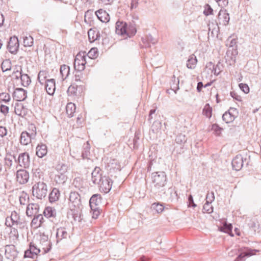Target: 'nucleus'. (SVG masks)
Returning a JSON list of instances; mask_svg holds the SVG:
<instances>
[{
    "label": "nucleus",
    "instance_id": "nucleus-1",
    "mask_svg": "<svg viewBox=\"0 0 261 261\" xmlns=\"http://www.w3.org/2000/svg\"><path fill=\"white\" fill-rule=\"evenodd\" d=\"M166 182L167 176L165 172H154L151 174V183L156 192H159L160 189L163 191L162 188Z\"/></svg>",
    "mask_w": 261,
    "mask_h": 261
},
{
    "label": "nucleus",
    "instance_id": "nucleus-2",
    "mask_svg": "<svg viewBox=\"0 0 261 261\" xmlns=\"http://www.w3.org/2000/svg\"><path fill=\"white\" fill-rule=\"evenodd\" d=\"M5 224L7 227H11L16 225L21 228L25 225V220L24 217H21L19 213L15 211L12 212L10 217L6 219Z\"/></svg>",
    "mask_w": 261,
    "mask_h": 261
},
{
    "label": "nucleus",
    "instance_id": "nucleus-3",
    "mask_svg": "<svg viewBox=\"0 0 261 261\" xmlns=\"http://www.w3.org/2000/svg\"><path fill=\"white\" fill-rule=\"evenodd\" d=\"M47 186L44 182H38L32 187V194L37 199H42L47 193Z\"/></svg>",
    "mask_w": 261,
    "mask_h": 261
},
{
    "label": "nucleus",
    "instance_id": "nucleus-4",
    "mask_svg": "<svg viewBox=\"0 0 261 261\" xmlns=\"http://www.w3.org/2000/svg\"><path fill=\"white\" fill-rule=\"evenodd\" d=\"M231 164L233 169L239 171L244 165H248V161L246 157L244 158L242 155L238 154L232 160Z\"/></svg>",
    "mask_w": 261,
    "mask_h": 261
},
{
    "label": "nucleus",
    "instance_id": "nucleus-5",
    "mask_svg": "<svg viewBox=\"0 0 261 261\" xmlns=\"http://www.w3.org/2000/svg\"><path fill=\"white\" fill-rule=\"evenodd\" d=\"M86 57L84 55H77L75 59L74 67L76 71H82L85 68Z\"/></svg>",
    "mask_w": 261,
    "mask_h": 261
},
{
    "label": "nucleus",
    "instance_id": "nucleus-6",
    "mask_svg": "<svg viewBox=\"0 0 261 261\" xmlns=\"http://www.w3.org/2000/svg\"><path fill=\"white\" fill-rule=\"evenodd\" d=\"M237 109L230 108L228 112H226L222 116V119L226 123L232 122L238 115Z\"/></svg>",
    "mask_w": 261,
    "mask_h": 261
},
{
    "label": "nucleus",
    "instance_id": "nucleus-7",
    "mask_svg": "<svg viewBox=\"0 0 261 261\" xmlns=\"http://www.w3.org/2000/svg\"><path fill=\"white\" fill-rule=\"evenodd\" d=\"M19 46V43L17 37L15 36L10 37L7 45L9 52L13 54H16L18 50Z\"/></svg>",
    "mask_w": 261,
    "mask_h": 261
},
{
    "label": "nucleus",
    "instance_id": "nucleus-8",
    "mask_svg": "<svg viewBox=\"0 0 261 261\" xmlns=\"http://www.w3.org/2000/svg\"><path fill=\"white\" fill-rule=\"evenodd\" d=\"M112 181L108 177L103 176L102 180H101L99 186L100 190L105 193H108L112 188Z\"/></svg>",
    "mask_w": 261,
    "mask_h": 261
},
{
    "label": "nucleus",
    "instance_id": "nucleus-9",
    "mask_svg": "<svg viewBox=\"0 0 261 261\" xmlns=\"http://www.w3.org/2000/svg\"><path fill=\"white\" fill-rule=\"evenodd\" d=\"M15 162H17L19 165L21 167L24 168L29 167L30 163L29 154L27 152L20 153L18 159H15Z\"/></svg>",
    "mask_w": 261,
    "mask_h": 261
},
{
    "label": "nucleus",
    "instance_id": "nucleus-10",
    "mask_svg": "<svg viewBox=\"0 0 261 261\" xmlns=\"http://www.w3.org/2000/svg\"><path fill=\"white\" fill-rule=\"evenodd\" d=\"M82 92V87L77 86L75 84H72L67 89V94L69 96L77 97L81 96Z\"/></svg>",
    "mask_w": 261,
    "mask_h": 261
},
{
    "label": "nucleus",
    "instance_id": "nucleus-11",
    "mask_svg": "<svg viewBox=\"0 0 261 261\" xmlns=\"http://www.w3.org/2000/svg\"><path fill=\"white\" fill-rule=\"evenodd\" d=\"M29 173L23 169L18 170L16 172V180L20 184H25L29 179Z\"/></svg>",
    "mask_w": 261,
    "mask_h": 261
},
{
    "label": "nucleus",
    "instance_id": "nucleus-12",
    "mask_svg": "<svg viewBox=\"0 0 261 261\" xmlns=\"http://www.w3.org/2000/svg\"><path fill=\"white\" fill-rule=\"evenodd\" d=\"M101 170L99 167H96L91 173V180L95 185H99L102 180Z\"/></svg>",
    "mask_w": 261,
    "mask_h": 261
},
{
    "label": "nucleus",
    "instance_id": "nucleus-13",
    "mask_svg": "<svg viewBox=\"0 0 261 261\" xmlns=\"http://www.w3.org/2000/svg\"><path fill=\"white\" fill-rule=\"evenodd\" d=\"M36 133L29 134L27 131L21 133L20 137V143L22 145H27L31 142L32 138L35 137Z\"/></svg>",
    "mask_w": 261,
    "mask_h": 261
},
{
    "label": "nucleus",
    "instance_id": "nucleus-14",
    "mask_svg": "<svg viewBox=\"0 0 261 261\" xmlns=\"http://www.w3.org/2000/svg\"><path fill=\"white\" fill-rule=\"evenodd\" d=\"M71 206L74 207H79L81 204V197L79 194L76 192H72L70 193L69 198Z\"/></svg>",
    "mask_w": 261,
    "mask_h": 261
},
{
    "label": "nucleus",
    "instance_id": "nucleus-15",
    "mask_svg": "<svg viewBox=\"0 0 261 261\" xmlns=\"http://www.w3.org/2000/svg\"><path fill=\"white\" fill-rule=\"evenodd\" d=\"M27 92L22 88H18L15 89L13 97L14 99L18 101H21L25 100L27 97Z\"/></svg>",
    "mask_w": 261,
    "mask_h": 261
},
{
    "label": "nucleus",
    "instance_id": "nucleus-16",
    "mask_svg": "<svg viewBox=\"0 0 261 261\" xmlns=\"http://www.w3.org/2000/svg\"><path fill=\"white\" fill-rule=\"evenodd\" d=\"M127 23L123 21H118L116 23L115 32L118 35L125 37Z\"/></svg>",
    "mask_w": 261,
    "mask_h": 261
},
{
    "label": "nucleus",
    "instance_id": "nucleus-17",
    "mask_svg": "<svg viewBox=\"0 0 261 261\" xmlns=\"http://www.w3.org/2000/svg\"><path fill=\"white\" fill-rule=\"evenodd\" d=\"M40 243L43 250L42 254H45L49 251L51 249V244L50 241L48 240L47 236L43 235L40 240Z\"/></svg>",
    "mask_w": 261,
    "mask_h": 261
},
{
    "label": "nucleus",
    "instance_id": "nucleus-18",
    "mask_svg": "<svg viewBox=\"0 0 261 261\" xmlns=\"http://www.w3.org/2000/svg\"><path fill=\"white\" fill-rule=\"evenodd\" d=\"M256 251H257L256 250L247 249L244 251L242 252L234 261H245L246 257H249L255 254V252Z\"/></svg>",
    "mask_w": 261,
    "mask_h": 261
},
{
    "label": "nucleus",
    "instance_id": "nucleus-19",
    "mask_svg": "<svg viewBox=\"0 0 261 261\" xmlns=\"http://www.w3.org/2000/svg\"><path fill=\"white\" fill-rule=\"evenodd\" d=\"M14 112L17 115L23 117L27 115L28 110L22 103H16L14 107Z\"/></svg>",
    "mask_w": 261,
    "mask_h": 261
},
{
    "label": "nucleus",
    "instance_id": "nucleus-20",
    "mask_svg": "<svg viewBox=\"0 0 261 261\" xmlns=\"http://www.w3.org/2000/svg\"><path fill=\"white\" fill-rule=\"evenodd\" d=\"M69 237V233L67 232L65 227H60L56 231V242L58 243L63 239H67Z\"/></svg>",
    "mask_w": 261,
    "mask_h": 261
},
{
    "label": "nucleus",
    "instance_id": "nucleus-21",
    "mask_svg": "<svg viewBox=\"0 0 261 261\" xmlns=\"http://www.w3.org/2000/svg\"><path fill=\"white\" fill-rule=\"evenodd\" d=\"M95 13L98 19L101 22H108L109 21L110 17L106 10L100 9L96 11Z\"/></svg>",
    "mask_w": 261,
    "mask_h": 261
},
{
    "label": "nucleus",
    "instance_id": "nucleus-22",
    "mask_svg": "<svg viewBox=\"0 0 261 261\" xmlns=\"http://www.w3.org/2000/svg\"><path fill=\"white\" fill-rule=\"evenodd\" d=\"M218 19L220 23H222L224 25L228 24L230 18L229 14L226 10H221L220 11L218 15Z\"/></svg>",
    "mask_w": 261,
    "mask_h": 261
},
{
    "label": "nucleus",
    "instance_id": "nucleus-23",
    "mask_svg": "<svg viewBox=\"0 0 261 261\" xmlns=\"http://www.w3.org/2000/svg\"><path fill=\"white\" fill-rule=\"evenodd\" d=\"M46 92L50 95H53L55 91V80L53 79L47 80L45 83Z\"/></svg>",
    "mask_w": 261,
    "mask_h": 261
},
{
    "label": "nucleus",
    "instance_id": "nucleus-24",
    "mask_svg": "<svg viewBox=\"0 0 261 261\" xmlns=\"http://www.w3.org/2000/svg\"><path fill=\"white\" fill-rule=\"evenodd\" d=\"M47 153V146L45 144L41 143L38 144L36 148V154L40 158H42L46 155Z\"/></svg>",
    "mask_w": 261,
    "mask_h": 261
},
{
    "label": "nucleus",
    "instance_id": "nucleus-25",
    "mask_svg": "<svg viewBox=\"0 0 261 261\" xmlns=\"http://www.w3.org/2000/svg\"><path fill=\"white\" fill-rule=\"evenodd\" d=\"M38 205L35 203L29 204L26 210V214L28 217L35 215L38 211Z\"/></svg>",
    "mask_w": 261,
    "mask_h": 261
},
{
    "label": "nucleus",
    "instance_id": "nucleus-26",
    "mask_svg": "<svg viewBox=\"0 0 261 261\" xmlns=\"http://www.w3.org/2000/svg\"><path fill=\"white\" fill-rule=\"evenodd\" d=\"M101 202V197L99 194H94L92 196L89 200V205L90 207H98L99 203Z\"/></svg>",
    "mask_w": 261,
    "mask_h": 261
},
{
    "label": "nucleus",
    "instance_id": "nucleus-27",
    "mask_svg": "<svg viewBox=\"0 0 261 261\" xmlns=\"http://www.w3.org/2000/svg\"><path fill=\"white\" fill-rule=\"evenodd\" d=\"M88 38L90 42H93L100 38L99 31L95 29H90L88 32Z\"/></svg>",
    "mask_w": 261,
    "mask_h": 261
},
{
    "label": "nucleus",
    "instance_id": "nucleus-28",
    "mask_svg": "<svg viewBox=\"0 0 261 261\" xmlns=\"http://www.w3.org/2000/svg\"><path fill=\"white\" fill-rule=\"evenodd\" d=\"M43 214L44 216L47 218L54 219L56 216L57 212L55 208L48 206L45 208Z\"/></svg>",
    "mask_w": 261,
    "mask_h": 261
},
{
    "label": "nucleus",
    "instance_id": "nucleus-29",
    "mask_svg": "<svg viewBox=\"0 0 261 261\" xmlns=\"http://www.w3.org/2000/svg\"><path fill=\"white\" fill-rule=\"evenodd\" d=\"M126 32L125 37H130L135 35L137 32L135 24L133 23L127 24Z\"/></svg>",
    "mask_w": 261,
    "mask_h": 261
},
{
    "label": "nucleus",
    "instance_id": "nucleus-30",
    "mask_svg": "<svg viewBox=\"0 0 261 261\" xmlns=\"http://www.w3.org/2000/svg\"><path fill=\"white\" fill-rule=\"evenodd\" d=\"M60 196L59 190L55 188H54L49 195V200L50 202H54L59 200Z\"/></svg>",
    "mask_w": 261,
    "mask_h": 261
},
{
    "label": "nucleus",
    "instance_id": "nucleus-31",
    "mask_svg": "<svg viewBox=\"0 0 261 261\" xmlns=\"http://www.w3.org/2000/svg\"><path fill=\"white\" fill-rule=\"evenodd\" d=\"M219 229L221 231L228 233L231 236H233L232 232V225L230 223L228 224L226 222H225L223 223V226L221 227H219Z\"/></svg>",
    "mask_w": 261,
    "mask_h": 261
},
{
    "label": "nucleus",
    "instance_id": "nucleus-32",
    "mask_svg": "<svg viewBox=\"0 0 261 261\" xmlns=\"http://www.w3.org/2000/svg\"><path fill=\"white\" fill-rule=\"evenodd\" d=\"M5 254L8 258H14L16 255V252L14 249V246H7L5 249Z\"/></svg>",
    "mask_w": 261,
    "mask_h": 261
},
{
    "label": "nucleus",
    "instance_id": "nucleus-33",
    "mask_svg": "<svg viewBox=\"0 0 261 261\" xmlns=\"http://www.w3.org/2000/svg\"><path fill=\"white\" fill-rule=\"evenodd\" d=\"M197 60L196 57L192 55L190 56L187 61V67L189 69H194L197 64Z\"/></svg>",
    "mask_w": 261,
    "mask_h": 261
},
{
    "label": "nucleus",
    "instance_id": "nucleus-34",
    "mask_svg": "<svg viewBox=\"0 0 261 261\" xmlns=\"http://www.w3.org/2000/svg\"><path fill=\"white\" fill-rule=\"evenodd\" d=\"M60 73L63 79H66L70 73V67L66 65H62L60 67Z\"/></svg>",
    "mask_w": 261,
    "mask_h": 261
},
{
    "label": "nucleus",
    "instance_id": "nucleus-35",
    "mask_svg": "<svg viewBox=\"0 0 261 261\" xmlns=\"http://www.w3.org/2000/svg\"><path fill=\"white\" fill-rule=\"evenodd\" d=\"M48 75V72L45 70H41L40 71L38 74V80L39 82L43 85L44 83H45L46 81V78Z\"/></svg>",
    "mask_w": 261,
    "mask_h": 261
},
{
    "label": "nucleus",
    "instance_id": "nucleus-36",
    "mask_svg": "<svg viewBox=\"0 0 261 261\" xmlns=\"http://www.w3.org/2000/svg\"><path fill=\"white\" fill-rule=\"evenodd\" d=\"M66 113L69 117L73 116L74 113L75 111L76 107L74 103L72 102H69L66 106Z\"/></svg>",
    "mask_w": 261,
    "mask_h": 261
},
{
    "label": "nucleus",
    "instance_id": "nucleus-37",
    "mask_svg": "<svg viewBox=\"0 0 261 261\" xmlns=\"http://www.w3.org/2000/svg\"><path fill=\"white\" fill-rule=\"evenodd\" d=\"M67 179L66 174L57 173L55 175V181L58 184H64Z\"/></svg>",
    "mask_w": 261,
    "mask_h": 261
},
{
    "label": "nucleus",
    "instance_id": "nucleus-38",
    "mask_svg": "<svg viewBox=\"0 0 261 261\" xmlns=\"http://www.w3.org/2000/svg\"><path fill=\"white\" fill-rule=\"evenodd\" d=\"M22 74V67L19 65L15 66L13 69L12 73V75L13 76V77L15 79L18 80Z\"/></svg>",
    "mask_w": 261,
    "mask_h": 261
},
{
    "label": "nucleus",
    "instance_id": "nucleus-39",
    "mask_svg": "<svg viewBox=\"0 0 261 261\" xmlns=\"http://www.w3.org/2000/svg\"><path fill=\"white\" fill-rule=\"evenodd\" d=\"M11 62L9 59L4 60L1 64V68L3 72L10 71L11 69Z\"/></svg>",
    "mask_w": 261,
    "mask_h": 261
},
{
    "label": "nucleus",
    "instance_id": "nucleus-40",
    "mask_svg": "<svg viewBox=\"0 0 261 261\" xmlns=\"http://www.w3.org/2000/svg\"><path fill=\"white\" fill-rule=\"evenodd\" d=\"M19 79L21 80L22 86L24 87H27L31 82V79L27 74L22 73Z\"/></svg>",
    "mask_w": 261,
    "mask_h": 261
},
{
    "label": "nucleus",
    "instance_id": "nucleus-41",
    "mask_svg": "<svg viewBox=\"0 0 261 261\" xmlns=\"http://www.w3.org/2000/svg\"><path fill=\"white\" fill-rule=\"evenodd\" d=\"M164 206L159 202L154 203L151 206V208L154 210L158 214L161 213L164 211Z\"/></svg>",
    "mask_w": 261,
    "mask_h": 261
},
{
    "label": "nucleus",
    "instance_id": "nucleus-42",
    "mask_svg": "<svg viewBox=\"0 0 261 261\" xmlns=\"http://www.w3.org/2000/svg\"><path fill=\"white\" fill-rule=\"evenodd\" d=\"M202 114L208 118H210L212 117V108L210 107L208 103L205 105L203 109Z\"/></svg>",
    "mask_w": 261,
    "mask_h": 261
},
{
    "label": "nucleus",
    "instance_id": "nucleus-43",
    "mask_svg": "<svg viewBox=\"0 0 261 261\" xmlns=\"http://www.w3.org/2000/svg\"><path fill=\"white\" fill-rule=\"evenodd\" d=\"M5 123V119L0 120V137L3 138L7 135L8 130L6 126L3 125Z\"/></svg>",
    "mask_w": 261,
    "mask_h": 261
},
{
    "label": "nucleus",
    "instance_id": "nucleus-44",
    "mask_svg": "<svg viewBox=\"0 0 261 261\" xmlns=\"http://www.w3.org/2000/svg\"><path fill=\"white\" fill-rule=\"evenodd\" d=\"M172 83L171 86V88L176 93L177 90L179 89V79H176L175 75H173L172 78Z\"/></svg>",
    "mask_w": 261,
    "mask_h": 261
},
{
    "label": "nucleus",
    "instance_id": "nucleus-45",
    "mask_svg": "<svg viewBox=\"0 0 261 261\" xmlns=\"http://www.w3.org/2000/svg\"><path fill=\"white\" fill-rule=\"evenodd\" d=\"M68 167L65 164L58 165L56 167V170L58 173L66 174L67 172Z\"/></svg>",
    "mask_w": 261,
    "mask_h": 261
},
{
    "label": "nucleus",
    "instance_id": "nucleus-46",
    "mask_svg": "<svg viewBox=\"0 0 261 261\" xmlns=\"http://www.w3.org/2000/svg\"><path fill=\"white\" fill-rule=\"evenodd\" d=\"M23 45L25 47H30L33 45L34 40L32 36L30 35L23 37Z\"/></svg>",
    "mask_w": 261,
    "mask_h": 261
},
{
    "label": "nucleus",
    "instance_id": "nucleus-47",
    "mask_svg": "<svg viewBox=\"0 0 261 261\" xmlns=\"http://www.w3.org/2000/svg\"><path fill=\"white\" fill-rule=\"evenodd\" d=\"M29 200V195L25 192H23L21 195L19 196V202L20 204H27Z\"/></svg>",
    "mask_w": 261,
    "mask_h": 261
},
{
    "label": "nucleus",
    "instance_id": "nucleus-48",
    "mask_svg": "<svg viewBox=\"0 0 261 261\" xmlns=\"http://www.w3.org/2000/svg\"><path fill=\"white\" fill-rule=\"evenodd\" d=\"M74 80L75 82H81L84 83L85 78L83 76V73L80 71H76L74 75Z\"/></svg>",
    "mask_w": 261,
    "mask_h": 261
},
{
    "label": "nucleus",
    "instance_id": "nucleus-49",
    "mask_svg": "<svg viewBox=\"0 0 261 261\" xmlns=\"http://www.w3.org/2000/svg\"><path fill=\"white\" fill-rule=\"evenodd\" d=\"M187 141V138L185 135L179 134L175 139V142L179 144H184Z\"/></svg>",
    "mask_w": 261,
    "mask_h": 261
},
{
    "label": "nucleus",
    "instance_id": "nucleus-50",
    "mask_svg": "<svg viewBox=\"0 0 261 261\" xmlns=\"http://www.w3.org/2000/svg\"><path fill=\"white\" fill-rule=\"evenodd\" d=\"M203 213L211 214L213 212V207L211 204V203L208 202H205L203 205L202 209Z\"/></svg>",
    "mask_w": 261,
    "mask_h": 261
},
{
    "label": "nucleus",
    "instance_id": "nucleus-51",
    "mask_svg": "<svg viewBox=\"0 0 261 261\" xmlns=\"http://www.w3.org/2000/svg\"><path fill=\"white\" fill-rule=\"evenodd\" d=\"M16 159L15 156L10 155V157L6 156L5 158V165L6 167L10 169L12 165V160Z\"/></svg>",
    "mask_w": 261,
    "mask_h": 261
},
{
    "label": "nucleus",
    "instance_id": "nucleus-52",
    "mask_svg": "<svg viewBox=\"0 0 261 261\" xmlns=\"http://www.w3.org/2000/svg\"><path fill=\"white\" fill-rule=\"evenodd\" d=\"M98 56V51L97 49L95 48H91L88 53L87 54V56L90 59H95Z\"/></svg>",
    "mask_w": 261,
    "mask_h": 261
},
{
    "label": "nucleus",
    "instance_id": "nucleus-53",
    "mask_svg": "<svg viewBox=\"0 0 261 261\" xmlns=\"http://www.w3.org/2000/svg\"><path fill=\"white\" fill-rule=\"evenodd\" d=\"M238 54V51L236 49H232V50H228L226 53V55L227 57H229L230 55V59L233 62H235L236 57Z\"/></svg>",
    "mask_w": 261,
    "mask_h": 261
},
{
    "label": "nucleus",
    "instance_id": "nucleus-54",
    "mask_svg": "<svg viewBox=\"0 0 261 261\" xmlns=\"http://www.w3.org/2000/svg\"><path fill=\"white\" fill-rule=\"evenodd\" d=\"M0 99L2 101L7 103L10 101L11 98L10 95L7 93H0Z\"/></svg>",
    "mask_w": 261,
    "mask_h": 261
},
{
    "label": "nucleus",
    "instance_id": "nucleus-55",
    "mask_svg": "<svg viewBox=\"0 0 261 261\" xmlns=\"http://www.w3.org/2000/svg\"><path fill=\"white\" fill-rule=\"evenodd\" d=\"M39 219H40V218L38 217L37 215L34 216L31 222V225L32 227H34V228H38L41 226L40 222L39 220Z\"/></svg>",
    "mask_w": 261,
    "mask_h": 261
},
{
    "label": "nucleus",
    "instance_id": "nucleus-56",
    "mask_svg": "<svg viewBox=\"0 0 261 261\" xmlns=\"http://www.w3.org/2000/svg\"><path fill=\"white\" fill-rule=\"evenodd\" d=\"M90 154V145L88 142H87V144L84 148V150L82 151V155L83 159L87 158Z\"/></svg>",
    "mask_w": 261,
    "mask_h": 261
},
{
    "label": "nucleus",
    "instance_id": "nucleus-57",
    "mask_svg": "<svg viewBox=\"0 0 261 261\" xmlns=\"http://www.w3.org/2000/svg\"><path fill=\"white\" fill-rule=\"evenodd\" d=\"M30 249L33 253L34 255H36L41 252V250L40 248H38L36 246L34 245L33 243H30Z\"/></svg>",
    "mask_w": 261,
    "mask_h": 261
},
{
    "label": "nucleus",
    "instance_id": "nucleus-58",
    "mask_svg": "<svg viewBox=\"0 0 261 261\" xmlns=\"http://www.w3.org/2000/svg\"><path fill=\"white\" fill-rule=\"evenodd\" d=\"M91 208V213L92 215V218L94 219L97 218L98 216L99 215V207H90Z\"/></svg>",
    "mask_w": 261,
    "mask_h": 261
},
{
    "label": "nucleus",
    "instance_id": "nucleus-59",
    "mask_svg": "<svg viewBox=\"0 0 261 261\" xmlns=\"http://www.w3.org/2000/svg\"><path fill=\"white\" fill-rule=\"evenodd\" d=\"M213 10L208 4H206L204 6V10L203 13L205 15L208 16L213 14Z\"/></svg>",
    "mask_w": 261,
    "mask_h": 261
},
{
    "label": "nucleus",
    "instance_id": "nucleus-60",
    "mask_svg": "<svg viewBox=\"0 0 261 261\" xmlns=\"http://www.w3.org/2000/svg\"><path fill=\"white\" fill-rule=\"evenodd\" d=\"M212 130H213L216 135H220L222 128L220 127L218 124H214L212 126Z\"/></svg>",
    "mask_w": 261,
    "mask_h": 261
},
{
    "label": "nucleus",
    "instance_id": "nucleus-61",
    "mask_svg": "<svg viewBox=\"0 0 261 261\" xmlns=\"http://www.w3.org/2000/svg\"><path fill=\"white\" fill-rule=\"evenodd\" d=\"M215 199L214 193L213 192L208 193L206 197V202L211 203Z\"/></svg>",
    "mask_w": 261,
    "mask_h": 261
},
{
    "label": "nucleus",
    "instance_id": "nucleus-62",
    "mask_svg": "<svg viewBox=\"0 0 261 261\" xmlns=\"http://www.w3.org/2000/svg\"><path fill=\"white\" fill-rule=\"evenodd\" d=\"M9 107L4 104H1L0 106V111L5 116H6L9 113Z\"/></svg>",
    "mask_w": 261,
    "mask_h": 261
},
{
    "label": "nucleus",
    "instance_id": "nucleus-63",
    "mask_svg": "<svg viewBox=\"0 0 261 261\" xmlns=\"http://www.w3.org/2000/svg\"><path fill=\"white\" fill-rule=\"evenodd\" d=\"M161 126V123L159 121H155L152 124L151 128L152 130L154 132H157L158 129L160 128Z\"/></svg>",
    "mask_w": 261,
    "mask_h": 261
},
{
    "label": "nucleus",
    "instance_id": "nucleus-64",
    "mask_svg": "<svg viewBox=\"0 0 261 261\" xmlns=\"http://www.w3.org/2000/svg\"><path fill=\"white\" fill-rule=\"evenodd\" d=\"M239 87L245 93L247 94L249 92V88L247 84L241 83L239 84Z\"/></svg>",
    "mask_w": 261,
    "mask_h": 261
}]
</instances>
